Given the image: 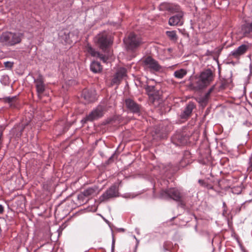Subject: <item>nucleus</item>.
Returning a JSON list of instances; mask_svg holds the SVG:
<instances>
[{"label":"nucleus","instance_id":"7ed1b4c3","mask_svg":"<svg viewBox=\"0 0 252 252\" xmlns=\"http://www.w3.org/2000/svg\"><path fill=\"white\" fill-rule=\"evenodd\" d=\"M214 78V74L211 69H205L201 72L196 81L192 84L193 88L196 91L203 89L211 83Z\"/></svg>","mask_w":252,"mask_h":252},{"label":"nucleus","instance_id":"79ce46f5","mask_svg":"<svg viewBox=\"0 0 252 252\" xmlns=\"http://www.w3.org/2000/svg\"><path fill=\"white\" fill-rule=\"evenodd\" d=\"M2 131H0V145H1L2 144Z\"/></svg>","mask_w":252,"mask_h":252},{"label":"nucleus","instance_id":"1a4fd4ad","mask_svg":"<svg viewBox=\"0 0 252 252\" xmlns=\"http://www.w3.org/2000/svg\"><path fill=\"white\" fill-rule=\"evenodd\" d=\"M143 87L151 102L154 103L156 100H158L161 98V92L160 91L159 88L157 86L146 85Z\"/></svg>","mask_w":252,"mask_h":252},{"label":"nucleus","instance_id":"6ab92c4d","mask_svg":"<svg viewBox=\"0 0 252 252\" xmlns=\"http://www.w3.org/2000/svg\"><path fill=\"white\" fill-rule=\"evenodd\" d=\"M24 129V127L23 126H17L11 129L10 133L15 138L18 139L20 138Z\"/></svg>","mask_w":252,"mask_h":252},{"label":"nucleus","instance_id":"c85d7f7f","mask_svg":"<svg viewBox=\"0 0 252 252\" xmlns=\"http://www.w3.org/2000/svg\"><path fill=\"white\" fill-rule=\"evenodd\" d=\"M173 247L172 243L170 241H166L163 244V249L164 251H169Z\"/></svg>","mask_w":252,"mask_h":252},{"label":"nucleus","instance_id":"e433bc0d","mask_svg":"<svg viewBox=\"0 0 252 252\" xmlns=\"http://www.w3.org/2000/svg\"><path fill=\"white\" fill-rule=\"evenodd\" d=\"M227 86V83L225 82V81L222 82L221 85L220 87L222 89H224Z\"/></svg>","mask_w":252,"mask_h":252},{"label":"nucleus","instance_id":"5701e85b","mask_svg":"<svg viewBox=\"0 0 252 252\" xmlns=\"http://www.w3.org/2000/svg\"><path fill=\"white\" fill-rule=\"evenodd\" d=\"M166 34L170 40L172 41H176L178 39V36L175 31H166Z\"/></svg>","mask_w":252,"mask_h":252},{"label":"nucleus","instance_id":"b1692460","mask_svg":"<svg viewBox=\"0 0 252 252\" xmlns=\"http://www.w3.org/2000/svg\"><path fill=\"white\" fill-rule=\"evenodd\" d=\"M174 74L175 77L181 79L187 74V71L184 69H180L175 71Z\"/></svg>","mask_w":252,"mask_h":252},{"label":"nucleus","instance_id":"4468645a","mask_svg":"<svg viewBox=\"0 0 252 252\" xmlns=\"http://www.w3.org/2000/svg\"><path fill=\"white\" fill-rule=\"evenodd\" d=\"M196 108V105L192 101L189 102L180 115V119L186 120L191 116L193 110Z\"/></svg>","mask_w":252,"mask_h":252},{"label":"nucleus","instance_id":"6e6552de","mask_svg":"<svg viewBox=\"0 0 252 252\" xmlns=\"http://www.w3.org/2000/svg\"><path fill=\"white\" fill-rule=\"evenodd\" d=\"M125 104L128 112L133 114L140 115L143 112V107L137 103L133 99L126 98L125 100Z\"/></svg>","mask_w":252,"mask_h":252},{"label":"nucleus","instance_id":"dca6fc26","mask_svg":"<svg viewBox=\"0 0 252 252\" xmlns=\"http://www.w3.org/2000/svg\"><path fill=\"white\" fill-rule=\"evenodd\" d=\"M81 97L86 101L85 103L93 102L95 98V91L93 89H85L82 91Z\"/></svg>","mask_w":252,"mask_h":252},{"label":"nucleus","instance_id":"c03bdc74","mask_svg":"<svg viewBox=\"0 0 252 252\" xmlns=\"http://www.w3.org/2000/svg\"><path fill=\"white\" fill-rule=\"evenodd\" d=\"M133 237L136 239V240L137 241V245H136V246H137L139 243V241L136 239V238L135 237V236H134Z\"/></svg>","mask_w":252,"mask_h":252},{"label":"nucleus","instance_id":"4c0bfd02","mask_svg":"<svg viewBox=\"0 0 252 252\" xmlns=\"http://www.w3.org/2000/svg\"><path fill=\"white\" fill-rule=\"evenodd\" d=\"M114 154H113L108 159V160L107 161V164H109L110 162H111L112 160H113V156H114Z\"/></svg>","mask_w":252,"mask_h":252},{"label":"nucleus","instance_id":"393cba45","mask_svg":"<svg viewBox=\"0 0 252 252\" xmlns=\"http://www.w3.org/2000/svg\"><path fill=\"white\" fill-rule=\"evenodd\" d=\"M209 99L203 95L198 98V103L203 107L205 106L208 103Z\"/></svg>","mask_w":252,"mask_h":252},{"label":"nucleus","instance_id":"7c9ffc66","mask_svg":"<svg viewBox=\"0 0 252 252\" xmlns=\"http://www.w3.org/2000/svg\"><path fill=\"white\" fill-rule=\"evenodd\" d=\"M4 64L6 68H11L12 67L13 63L10 62H5L4 63Z\"/></svg>","mask_w":252,"mask_h":252},{"label":"nucleus","instance_id":"f704fd0d","mask_svg":"<svg viewBox=\"0 0 252 252\" xmlns=\"http://www.w3.org/2000/svg\"><path fill=\"white\" fill-rule=\"evenodd\" d=\"M206 181L201 180V179L198 180V183H199V184L204 187V185L206 183Z\"/></svg>","mask_w":252,"mask_h":252},{"label":"nucleus","instance_id":"49530a36","mask_svg":"<svg viewBox=\"0 0 252 252\" xmlns=\"http://www.w3.org/2000/svg\"><path fill=\"white\" fill-rule=\"evenodd\" d=\"M223 208L226 207V204H225V203L224 202H223Z\"/></svg>","mask_w":252,"mask_h":252},{"label":"nucleus","instance_id":"a211bd4d","mask_svg":"<svg viewBox=\"0 0 252 252\" xmlns=\"http://www.w3.org/2000/svg\"><path fill=\"white\" fill-rule=\"evenodd\" d=\"M241 32L245 36H248L252 32V22L243 24L241 26Z\"/></svg>","mask_w":252,"mask_h":252},{"label":"nucleus","instance_id":"473e14b6","mask_svg":"<svg viewBox=\"0 0 252 252\" xmlns=\"http://www.w3.org/2000/svg\"><path fill=\"white\" fill-rule=\"evenodd\" d=\"M113 119L112 118H110V119H108L107 120H106L104 122V125H107V124H110L111 123L112 121H113Z\"/></svg>","mask_w":252,"mask_h":252},{"label":"nucleus","instance_id":"aec40b11","mask_svg":"<svg viewBox=\"0 0 252 252\" xmlns=\"http://www.w3.org/2000/svg\"><path fill=\"white\" fill-rule=\"evenodd\" d=\"M90 69L94 73H97L102 71V67L99 62L94 61L90 64Z\"/></svg>","mask_w":252,"mask_h":252},{"label":"nucleus","instance_id":"412c9836","mask_svg":"<svg viewBox=\"0 0 252 252\" xmlns=\"http://www.w3.org/2000/svg\"><path fill=\"white\" fill-rule=\"evenodd\" d=\"M190 158V153L188 151L185 152L184 157L180 162V165L182 167H184L190 163V161L189 159Z\"/></svg>","mask_w":252,"mask_h":252},{"label":"nucleus","instance_id":"09e8293b","mask_svg":"<svg viewBox=\"0 0 252 252\" xmlns=\"http://www.w3.org/2000/svg\"><path fill=\"white\" fill-rule=\"evenodd\" d=\"M225 212H226V211H225V209H224V210H223V214H224Z\"/></svg>","mask_w":252,"mask_h":252},{"label":"nucleus","instance_id":"ea45409f","mask_svg":"<svg viewBox=\"0 0 252 252\" xmlns=\"http://www.w3.org/2000/svg\"><path fill=\"white\" fill-rule=\"evenodd\" d=\"M3 211H4V207H3V205H2L1 204H0V214H2Z\"/></svg>","mask_w":252,"mask_h":252},{"label":"nucleus","instance_id":"4be33fe9","mask_svg":"<svg viewBox=\"0 0 252 252\" xmlns=\"http://www.w3.org/2000/svg\"><path fill=\"white\" fill-rule=\"evenodd\" d=\"M95 189L93 188H89L85 190L81 194H79L78 196V199L80 198H82L83 196H89L93 194H94L95 192Z\"/></svg>","mask_w":252,"mask_h":252},{"label":"nucleus","instance_id":"37998d69","mask_svg":"<svg viewBox=\"0 0 252 252\" xmlns=\"http://www.w3.org/2000/svg\"><path fill=\"white\" fill-rule=\"evenodd\" d=\"M103 219L108 224H109V222L108 220H107L106 219H105L104 218H103Z\"/></svg>","mask_w":252,"mask_h":252},{"label":"nucleus","instance_id":"423d86ee","mask_svg":"<svg viewBox=\"0 0 252 252\" xmlns=\"http://www.w3.org/2000/svg\"><path fill=\"white\" fill-rule=\"evenodd\" d=\"M124 42L128 50L133 51L142 43L140 37L134 34L130 33L127 37L124 39Z\"/></svg>","mask_w":252,"mask_h":252},{"label":"nucleus","instance_id":"2eb2a0df","mask_svg":"<svg viewBox=\"0 0 252 252\" xmlns=\"http://www.w3.org/2000/svg\"><path fill=\"white\" fill-rule=\"evenodd\" d=\"M183 16L184 13L183 11L176 13V14L169 19V25L171 26H182L184 23L183 20Z\"/></svg>","mask_w":252,"mask_h":252},{"label":"nucleus","instance_id":"9d476101","mask_svg":"<svg viewBox=\"0 0 252 252\" xmlns=\"http://www.w3.org/2000/svg\"><path fill=\"white\" fill-rule=\"evenodd\" d=\"M33 78L38 98L41 99L46 90L44 77L41 74H38L36 78Z\"/></svg>","mask_w":252,"mask_h":252},{"label":"nucleus","instance_id":"c756f323","mask_svg":"<svg viewBox=\"0 0 252 252\" xmlns=\"http://www.w3.org/2000/svg\"><path fill=\"white\" fill-rule=\"evenodd\" d=\"M122 79H121L120 77H119L118 76H117L116 74H115L112 80V83L113 84H119Z\"/></svg>","mask_w":252,"mask_h":252},{"label":"nucleus","instance_id":"58836bf2","mask_svg":"<svg viewBox=\"0 0 252 252\" xmlns=\"http://www.w3.org/2000/svg\"><path fill=\"white\" fill-rule=\"evenodd\" d=\"M214 89H215V86H213L208 90L207 92H209V93L211 94L212 93V92L214 91Z\"/></svg>","mask_w":252,"mask_h":252},{"label":"nucleus","instance_id":"a18cd8bd","mask_svg":"<svg viewBox=\"0 0 252 252\" xmlns=\"http://www.w3.org/2000/svg\"><path fill=\"white\" fill-rule=\"evenodd\" d=\"M119 230L124 232L125 229L123 228H119Z\"/></svg>","mask_w":252,"mask_h":252},{"label":"nucleus","instance_id":"0eeeda50","mask_svg":"<svg viewBox=\"0 0 252 252\" xmlns=\"http://www.w3.org/2000/svg\"><path fill=\"white\" fill-rule=\"evenodd\" d=\"M144 68L151 72L155 73L161 70L162 67L158 62L151 56H147L142 61Z\"/></svg>","mask_w":252,"mask_h":252},{"label":"nucleus","instance_id":"2f4dec72","mask_svg":"<svg viewBox=\"0 0 252 252\" xmlns=\"http://www.w3.org/2000/svg\"><path fill=\"white\" fill-rule=\"evenodd\" d=\"M204 187L207 188L208 189H213V186L211 185L210 183L207 181L204 185Z\"/></svg>","mask_w":252,"mask_h":252},{"label":"nucleus","instance_id":"c9c22d12","mask_svg":"<svg viewBox=\"0 0 252 252\" xmlns=\"http://www.w3.org/2000/svg\"><path fill=\"white\" fill-rule=\"evenodd\" d=\"M114 248H115V240H114V239L113 238V240H112V246H111V252H114Z\"/></svg>","mask_w":252,"mask_h":252},{"label":"nucleus","instance_id":"cd10ccee","mask_svg":"<svg viewBox=\"0 0 252 252\" xmlns=\"http://www.w3.org/2000/svg\"><path fill=\"white\" fill-rule=\"evenodd\" d=\"M5 102L8 103L10 106H12L13 105H14V101L16 99V96L13 97H6L5 99Z\"/></svg>","mask_w":252,"mask_h":252},{"label":"nucleus","instance_id":"de8ad7c7","mask_svg":"<svg viewBox=\"0 0 252 252\" xmlns=\"http://www.w3.org/2000/svg\"><path fill=\"white\" fill-rule=\"evenodd\" d=\"M195 229L196 231H197V225H195Z\"/></svg>","mask_w":252,"mask_h":252},{"label":"nucleus","instance_id":"bb28decb","mask_svg":"<svg viewBox=\"0 0 252 252\" xmlns=\"http://www.w3.org/2000/svg\"><path fill=\"white\" fill-rule=\"evenodd\" d=\"M0 82L2 84L5 86L8 85L9 83L8 76L7 75H3L1 76Z\"/></svg>","mask_w":252,"mask_h":252},{"label":"nucleus","instance_id":"f8f14e48","mask_svg":"<svg viewBox=\"0 0 252 252\" xmlns=\"http://www.w3.org/2000/svg\"><path fill=\"white\" fill-rule=\"evenodd\" d=\"M118 189L116 185H113L109 188L103 194L99 197L100 202L107 201L111 198L118 196Z\"/></svg>","mask_w":252,"mask_h":252},{"label":"nucleus","instance_id":"72a5a7b5","mask_svg":"<svg viewBox=\"0 0 252 252\" xmlns=\"http://www.w3.org/2000/svg\"><path fill=\"white\" fill-rule=\"evenodd\" d=\"M135 197V195L131 194H127L125 195V198H133Z\"/></svg>","mask_w":252,"mask_h":252},{"label":"nucleus","instance_id":"ddd939ff","mask_svg":"<svg viewBox=\"0 0 252 252\" xmlns=\"http://www.w3.org/2000/svg\"><path fill=\"white\" fill-rule=\"evenodd\" d=\"M160 11H167L170 13H178L182 11L179 5L167 2H163L159 5Z\"/></svg>","mask_w":252,"mask_h":252},{"label":"nucleus","instance_id":"9b49d317","mask_svg":"<svg viewBox=\"0 0 252 252\" xmlns=\"http://www.w3.org/2000/svg\"><path fill=\"white\" fill-rule=\"evenodd\" d=\"M189 137L186 134L181 131L177 132L172 137V142L177 146L183 145L187 144Z\"/></svg>","mask_w":252,"mask_h":252},{"label":"nucleus","instance_id":"a19ab883","mask_svg":"<svg viewBox=\"0 0 252 252\" xmlns=\"http://www.w3.org/2000/svg\"><path fill=\"white\" fill-rule=\"evenodd\" d=\"M210 94L209 93V92H207L206 93L203 95L204 96H206V97L207 98H208V99H209V98H210Z\"/></svg>","mask_w":252,"mask_h":252},{"label":"nucleus","instance_id":"f3484780","mask_svg":"<svg viewBox=\"0 0 252 252\" xmlns=\"http://www.w3.org/2000/svg\"><path fill=\"white\" fill-rule=\"evenodd\" d=\"M248 46L245 44H242L239 46L236 49L231 51L230 55L235 58H238L239 56L243 55L248 50Z\"/></svg>","mask_w":252,"mask_h":252},{"label":"nucleus","instance_id":"f03ea898","mask_svg":"<svg viewBox=\"0 0 252 252\" xmlns=\"http://www.w3.org/2000/svg\"><path fill=\"white\" fill-rule=\"evenodd\" d=\"M186 194L183 190L177 188H170L165 189H162L160 193L161 198L168 199H172L180 202L179 205L183 208L185 207V204L183 201Z\"/></svg>","mask_w":252,"mask_h":252},{"label":"nucleus","instance_id":"a878e982","mask_svg":"<svg viewBox=\"0 0 252 252\" xmlns=\"http://www.w3.org/2000/svg\"><path fill=\"white\" fill-rule=\"evenodd\" d=\"M126 69L125 68L123 67L119 69L115 74H116L121 79H123V77L126 75Z\"/></svg>","mask_w":252,"mask_h":252},{"label":"nucleus","instance_id":"8fccbe9b","mask_svg":"<svg viewBox=\"0 0 252 252\" xmlns=\"http://www.w3.org/2000/svg\"><path fill=\"white\" fill-rule=\"evenodd\" d=\"M174 218H175V217H173V218H172V219H171V220H173Z\"/></svg>","mask_w":252,"mask_h":252},{"label":"nucleus","instance_id":"f257e3e1","mask_svg":"<svg viewBox=\"0 0 252 252\" xmlns=\"http://www.w3.org/2000/svg\"><path fill=\"white\" fill-rule=\"evenodd\" d=\"M94 41L104 54L96 51L89 44L86 46V51L91 56L99 59L103 63H106L110 56L109 48L112 43L110 36L106 32H103L95 37Z\"/></svg>","mask_w":252,"mask_h":252},{"label":"nucleus","instance_id":"3c124183","mask_svg":"<svg viewBox=\"0 0 252 252\" xmlns=\"http://www.w3.org/2000/svg\"><path fill=\"white\" fill-rule=\"evenodd\" d=\"M164 137H165V136H163L161 138H164Z\"/></svg>","mask_w":252,"mask_h":252},{"label":"nucleus","instance_id":"20e7f679","mask_svg":"<svg viewBox=\"0 0 252 252\" xmlns=\"http://www.w3.org/2000/svg\"><path fill=\"white\" fill-rule=\"evenodd\" d=\"M24 36V33L21 32H4L0 36V41L7 46H14L20 43Z\"/></svg>","mask_w":252,"mask_h":252},{"label":"nucleus","instance_id":"39448f33","mask_svg":"<svg viewBox=\"0 0 252 252\" xmlns=\"http://www.w3.org/2000/svg\"><path fill=\"white\" fill-rule=\"evenodd\" d=\"M106 111L104 106L98 105L94 108L89 114L86 115V117L82 120V122L86 123L88 121L93 122L102 118Z\"/></svg>","mask_w":252,"mask_h":252}]
</instances>
